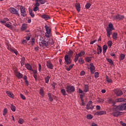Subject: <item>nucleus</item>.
<instances>
[{"instance_id": "obj_33", "label": "nucleus", "mask_w": 126, "mask_h": 126, "mask_svg": "<svg viewBox=\"0 0 126 126\" xmlns=\"http://www.w3.org/2000/svg\"><path fill=\"white\" fill-rule=\"evenodd\" d=\"M61 92L62 94H63V96H66V91H65V90H64L63 89H61Z\"/></svg>"}, {"instance_id": "obj_22", "label": "nucleus", "mask_w": 126, "mask_h": 126, "mask_svg": "<svg viewBox=\"0 0 126 126\" xmlns=\"http://www.w3.org/2000/svg\"><path fill=\"white\" fill-rule=\"evenodd\" d=\"M5 26L7 27V28H9L10 29H11L12 28V25H11V23L10 22H8L6 24H4Z\"/></svg>"}, {"instance_id": "obj_61", "label": "nucleus", "mask_w": 126, "mask_h": 126, "mask_svg": "<svg viewBox=\"0 0 126 126\" xmlns=\"http://www.w3.org/2000/svg\"><path fill=\"white\" fill-rule=\"evenodd\" d=\"M92 126H98V125L95 123H92Z\"/></svg>"}, {"instance_id": "obj_55", "label": "nucleus", "mask_w": 126, "mask_h": 126, "mask_svg": "<svg viewBox=\"0 0 126 126\" xmlns=\"http://www.w3.org/2000/svg\"><path fill=\"white\" fill-rule=\"evenodd\" d=\"M38 10H39V7H37V6H35L34 8H33V11H38Z\"/></svg>"}, {"instance_id": "obj_47", "label": "nucleus", "mask_w": 126, "mask_h": 126, "mask_svg": "<svg viewBox=\"0 0 126 126\" xmlns=\"http://www.w3.org/2000/svg\"><path fill=\"white\" fill-rule=\"evenodd\" d=\"M107 44L109 47L111 48L112 47V45H113V42H112V41L110 40L107 42Z\"/></svg>"}, {"instance_id": "obj_43", "label": "nucleus", "mask_w": 126, "mask_h": 126, "mask_svg": "<svg viewBox=\"0 0 126 126\" xmlns=\"http://www.w3.org/2000/svg\"><path fill=\"white\" fill-rule=\"evenodd\" d=\"M35 3L34 4V6H37V7H38V6H40V3H39V1H38V0H35Z\"/></svg>"}, {"instance_id": "obj_23", "label": "nucleus", "mask_w": 126, "mask_h": 126, "mask_svg": "<svg viewBox=\"0 0 126 126\" xmlns=\"http://www.w3.org/2000/svg\"><path fill=\"white\" fill-rule=\"evenodd\" d=\"M75 7L78 12H79V11H80V4L79 3H76L75 4Z\"/></svg>"}, {"instance_id": "obj_57", "label": "nucleus", "mask_w": 126, "mask_h": 126, "mask_svg": "<svg viewBox=\"0 0 126 126\" xmlns=\"http://www.w3.org/2000/svg\"><path fill=\"white\" fill-rule=\"evenodd\" d=\"M32 71L33 72V75H36L37 74V70L32 69Z\"/></svg>"}, {"instance_id": "obj_1", "label": "nucleus", "mask_w": 126, "mask_h": 126, "mask_svg": "<svg viewBox=\"0 0 126 126\" xmlns=\"http://www.w3.org/2000/svg\"><path fill=\"white\" fill-rule=\"evenodd\" d=\"M72 56H73V51L70 50L68 52V55L64 56L65 63H66L67 64H70V63H71V57H72Z\"/></svg>"}, {"instance_id": "obj_45", "label": "nucleus", "mask_w": 126, "mask_h": 126, "mask_svg": "<svg viewBox=\"0 0 126 126\" xmlns=\"http://www.w3.org/2000/svg\"><path fill=\"white\" fill-rule=\"evenodd\" d=\"M91 6V4L90 3H88L86 4L85 7L87 8V9H88Z\"/></svg>"}, {"instance_id": "obj_41", "label": "nucleus", "mask_w": 126, "mask_h": 126, "mask_svg": "<svg viewBox=\"0 0 126 126\" xmlns=\"http://www.w3.org/2000/svg\"><path fill=\"white\" fill-rule=\"evenodd\" d=\"M87 119L88 120H92V119H93V116L91 114H89L87 116Z\"/></svg>"}, {"instance_id": "obj_36", "label": "nucleus", "mask_w": 126, "mask_h": 126, "mask_svg": "<svg viewBox=\"0 0 126 126\" xmlns=\"http://www.w3.org/2000/svg\"><path fill=\"white\" fill-rule=\"evenodd\" d=\"M92 59V57H86L85 58V61L86 62H87V63H90V62H91V60Z\"/></svg>"}, {"instance_id": "obj_13", "label": "nucleus", "mask_w": 126, "mask_h": 126, "mask_svg": "<svg viewBox=\"0 0 126 126\" xmlns=\"http://www.w3.org/2000/svg\"><path fill=\"white\" fill-rule=\"evenodd\" d=\"M28 28V25L26 24H23L21 27V31H25Z\"/></svg>"}, {"instance_id": "obj_64", "label": "nucleus", "mask_w": 126, "mask_h": 126, "mask_svg": "<svg viewBox=\"0 0 126 126\" xmlns=\"http://www.w3.org/2000/svg\"><path fill=\"white\" fill-rule=\"evenodd\" d=\"M33 76L34 78L35 79V80H37V74L33 75Z\"/></svg>"}, {"instance_id": "obj_37", "label": "nucleus", "mask_w": 126, "mask_h": 126, "mask_svg": "<svg viewBox=\"0 0 126 126\" xmlns=\"http://www.w3.org/2000/svg\"><path fill=\"white\" fill-rule=\"evenodd\" d=\"M74 64H71L68 67L66 68L67 71H70V70L73 67Z\"/></svg>"}, {"instance_id": "obj_18", "label": "nucleus", "mask_w": 126, "mask_h": 126, "mask_svg": "<svg viewBox=\"0 0 126 126\" xmlns=\"http://www.w3.org/2000/svg\"><path fill=\"white\" fill-rule=\"evenodd\" d=\"M108 102L109 104H112L113 106L116 104V101L112 98H109L108 99Z\"/></svg>"}, {"instance_id": "obj_63", "label": "nucleus", "mask_w": 126, "mask_h": 126, "mask_svg": "<svg viewBox=\"0 0 126 126\" xmlns=\"http://www.w3.org/2000/svg\"><path fill=\"white\" fill-rule=\"evenodd\" d=\"M121 124L122 126H126V124L124 123V122H121Z\"/></svg>"}, {"instance_id": "obj_20", "label": "nucleus", "mask_w": 126, "mask_h": 126, "mask_svg": "<svg viewBox=\"0 0 126 126\" xmlns=\"http://www.w3.org/2000/svg\"><path fill=\"white\" fill-rule=\"evenodd\" d=\"M25 67H26L27 69H28V70H32V66L29 63H26L25 64Z\"/></svg>"}, {"instance_id": "obj_8", "label": "nucleus", "mask_w": 126, "mask_h": 126, "mask_svg": "<svg viewBox=\"0 0 126 126\" xmlns=\"http://www.w3.org/2000/svg\"><path fill=\"white\" fill-rule=\"evenodd\" d=\"M88 69H90L91 73L94 74V71L95 70V66L93 64V63H90V66L88 67Z\"/></svg>"}, {"instance_id": "obj_44", "label": "nucleus", "mask_w": 126, "mask_h": 126, "mask_svg": "<svg viewBox=\"0 0 126 126\" xmlns=\"http://www.w3.org/2000/svg\"><path fill=\"white\" fill-rule=\"evenodd\" d=\"M107 62H108V63H110L111 64H114V62H113V60H112L111 59H107Z\"/></svg>"}, {"instance_id": "obj_16", "label": "nucleus", "mask_w": 126, "mask_h": 126, "mask_svg": "<svg viewBox=\"0 0 126 126\" xmlns=\"http://www.w3.org/2000/svg\"><path fill=\"white\" fill-rule=\"evenodd\" d=\"M120 115H122V112L118 111L112 113V116H114V117H119Z\"/></svg>"}, {"instance_id": "obj_24", "label": "nucleus", "mask_w": 126, "mask_h": 126, "mask_svg": "<svg viewBox=\"0 0 126 126\" xmlns=\"http://www.w3.org/2000/svg\"><path fill=\"white\" fill-rule=\"evenodd\" d=\"M50 78H51V76H47L44 78V80L45 81V83H49V81H50Z\"/></svg>"}, {"instance_id": "obj_5", "label": "nucleus", "mask_w": 126, "mask_h": 126, "mask_svg": "<svg viewBox=\"0 0 126 126\" xmlns=\"http://www.w3.org/2000/svg\"><path fill=\"white\" fill-rule=\"evenodd\" d=\"M20 11H21V16H23V17H25L26 16V10H25V7L23 6H21L20 8Z\"/></svg>"}, {"instance_id": "obj_50", "label": "nucleus", "mask_w": 126, "mask_h": 126, "mask_svg": "<svg viewBox=\"0 0 126 126\" xmlns=\"http://www.w3.org/2000/svg\"><path fill=\"white\" fill-rule=\"evenodd\" d=\"M97 101L98 103H103L104 102V99L98 98Z\"/></svg>"}, {"instance_id": "obj_48", "label": "nucleus", "mask_w": 126, "mask_h": 126, "mask_svg": "<svg viewBox=\"0 0 126 126\" xmlns=\"http://www.w3.org/2000/svg\"><path fill=\"white\" fill-rule=\"evenodd\" d=\"M94 77L95 78H98L99 77V72H96L94 73Z\"/></svg>"}, {"instance_id": "obj_30", "label": "nucleus", "mask_w": 126, "mask_h": 126, "mask_svg": "<svg viewBox=\"0 0 126 126\" xmlns=\"http://www.w3.org/2000/svg\"><path fill=\"white\" fill-rule=\"evenodd\" d=\"M108 49V46L107 45H104L103 47V54H105L106 52H107V49Z\"/></svg>"}, {"instance_id": "obj_26", "label": "nucleus", "mask_w": 126, "mask_h": 126, "mask_svg": "<svg viewBox=\"0 0 126 126\" xmlns=\"http://www.w3.org/2000/svg\"><path fill=\"white\" fill-rule=\"evenodd\" d=\"M16 75L18 78H22V77H23V75L20 72H18L16 73Z\"/></svg>"}, {"instance_id": "obj_7", "label": "nucleus", "mask_w": 126, "mask_h": 126, "mask_svg": "<svg viewBox=\"0 0 126 126\" xmlns=\"http://www.w3.org/2000/svg\"><path fill=\"white\" fill-rule=\"evenodd\" d=\"M94 108V106L92 105V101L90 100L87 104L86 109L87 110H93Z\"/></svg>"}, {"instance_id": "obj_21", "label": "nucleus", "mask_w": 126, "mask_h": 126, "mask_svg": "<svg viewBox=\"0 0 126 126\" xmlns=\"http://www.w3.org/2000/svg\"><path fill=\"white\" fill-rule=\"evenodd\" d=\"M124 101H125V99L124 98H117L115 99L116 103H120Z\"/></svg>"}, {"instance_id": "obj_54", "label": "nucleus", "mask_w": 126, "mask_h": 126, "mask_svg": "<svg viewBox=\"0 0 126 126\" xmlns=\"http://www.w3.org/2000/svg\"><path fill=\"white\" fill-rule=\"evenodd\" d=\"M30 14L32 17L35 16V14L32 12V10L30 11Z\"/></svg>"}, {"instance_id": "obj_17", "label": "nucleus", "mask_w": 126, "mask_h": 126, "mask_svg": "<svg viewBox=\"0 0 126 126\" xmlns=\"http://www.w3.org/2000/svg\"><path fill=\"white\" fill-rule=\"evenodd\" d=\"M97 116H102V115H106V112L104 111H97L95 113Z\"/></svg>"}, {"instance_id": "obj_14", "label": "nucleus", "mask_w": 126, "mask_h": 126, "mask_svg": "<svg viewBox=\"0 0 126 126\" xmlns=\"http://www.w3.org/2000/svg\"><path fill=\"white\" fill-rule=\"evenodd\" d=\"M83 91L85 93H87L89 91V86L88 85H84Z\"/></svg>"}, {"instance_id": "obj_49", "label": "nucleus", "mask_w": 126, "mask_h": 126, "mask_svg": "<svg viewBox=\"0 0 126 126\" xmlns=\"http://www.w3.org/2000/svg\"><path fill=\"white\" fill-rule=\"evenodd\" d=\"M31 43L32 46H34V45L35 44V39L32 38V40L31 41Z\"/></svg>"}, {"instance_id": "obj_42", "label": "nucleus", "mask_w": 126, "mask_h": 126, "mask_svg": "<svg viewBox=\"0 0 126 126\" xmlns=\"http://www.w3.org/2000/svg\"><path fill=\"white\" fill-rule=\"evenodd\" d=\"M78 59H79V56L77 54H76L75 56L74 62L76 63V62L78 61Z\"/></svg>"}, {"instance_id": "obj_27", "label": "nucleus", "mask_w": 126, "mask_h": 126, "mask_svg": "<svg viewBox=\"0 0 126 126\" xmlns=\"http://www.w3.org/2000/svg\"><path fill=\"white\" fill-rule=\"evenodd\" d=\"M6 93L9 97H10V98H13V94H12V93L8 91L6 92Z\"/></svg>"}, {"instance_id": "obj_53", "label": "nucleus", "mask_w": 126, "mask_h": 126, "mask_svg": "<svg viewBox=\"0 0 126 126\" xmlns=\"http://www.w3.org/2000/svg\"><path fill=\"white\" fill-rule=\"evenodd\" d=\"M20 97L22 99H23V100H26V97H25V96L21 94H20Z\"/></svg>"}, {"instance_id": "obj_2", "label": "nucleus", "mask_w": 126, "mask_h": 126, "mask_svg": "<svg viewBox=\"0 0 126 126\" xmlns=\"http://www.w3.org/2000/svg\"><path fill=\"white\" fill-rule=\"evenodd\" d=\"M44 28L46 31L45 33V36L46 38H50L52 36V29L51 27L48 26V25H45Z\"/></svg>"}, {"instance_id": "obj_38", "label": "nucleus", "mask_w": 126, "mask_h": 126, "mask_svg": "<svg viewBox=\"0 0 126 126\" xmlns=\"http://www.w3.org/2000/svg\"><path fill=\"white\" fill-rule=\"evenodd\" d=\"M79 57H83V56H84V55H85V52L84 51H81L80 53H79L78 54H77Z\"/></svg>"}, {"instance_id": "obj_19", "label": "nucleus", "mask_w": 126, "mask_h": 126, "mask_svg": "<svg viewBox=\"0 0 126 126\" xmlns=\"http://www.w3.org/2000/svg\"><path fill=\"white\" fill-rule=\"evenodd\" d=\"M42 18H43V19H45V20H48V19H50V16L46 14H43L41 16Z\"/></svg>"}, {"instance_id": "obj_34", "label": "nucleus", "mask_w": 126, "mask_h": 126, "mask_svg": "<svg viewBox=\"0 0 126 126\" xmlns=\"http://www.w3.org/2000/svg\"><path fill=\"white\" fill-rule=\"evenodd\" d=\"M117 36H118V33L117 32H114L112 34V38L114 40H117Z\"/></svg>"}, {"instance_id": "obj_56", "label": "nucleus", "mask_w": 126, "mask_h": 126, "mask_svg": "<svg viewBox=\"0 0 126 126\" xmlns=\"http://www.w3.org/2000/svg\"><path fill=\"white\" fill-rule=\"evenodd\" d=\"M78 92L79 93H80L81 94H83L84 93V91H82V90H81L80 88L78 89Z\"/></svg>"}, {"instance_id": "obj_35", "label": "nucleus", "mask_w": 126, "mask_h": 126, "mask_svg": "<svg viewBox=\"0 0 126 126\" xmlns=\"http://www.w3.org/2000/svg\"><path fill=\"white\" fill-rule=\"evenodd\" d=\"M107 29H110L111 31H113V30H114V29H115L114 28V26H113V24H109V27L107 28Z\"/></svg>"}, {"instance_id": "obj_9", "label": "nucleus", "mask_w": 126, "mask_h": 126, "mask_svg": "<svg viewBox=\"0 0 126 126\" xmlns=\"http://www.w3.org/2000/svg\"><path fill=\"white\" fill-rule=\"evenodd\" d=\"M39 46L40 47H48L49 46V41L42 40L39 42Z\"/></svg>"}, {"instance_id": "obj_15", "label": "nucleus", "mask_w": 126, "mask_h": 126, "mask_svg": "<svg viewBox=\"0 0 126 126\" xmlns=\"http://www.w3.org/2000/svg\"><path fill=\"white\" fill-rule=\"evenodd\" d=\"M106 31H107V37H108V38H110L111 35H112V30L107 29Z\"/></svg>"}, {"instance_id": "obj_6", "label": "nucleus", "mask_w": 126, "mask_h": 126, "mask_svg": "<svg viewBox=\"0 0 126 126\" xmlns=\"http://www.w3.org/2000/svg\"><path fill=\"white\" fill-rule=\"evenodd\" d=\"M114 20H123L125 18V16L124 15L117 14L113 17Z\"/></svg>"}, {"instance_id": "obj_11", "label": "nucleus", "mask_w": 126, "mask_h": 126, "mask_svg": "<svg viewBox=\"0 0 126 126\" xmlns=\"http://www.w3.org/2000/svg\"><path fill=\"white\" fill-rule=\"evenodd\" d=\"M114 93L117 96H122L123 95V91L119 89L114 90Z\"/></svg>"}, {"instance_id": "obj_32", "label": "nucleus", "mask_w": 126, "mask_h": 126, "mask_svg": "<svg viewBox=\"0 0 126 126\" xmlns=\"http://www.w3.org/2000/svg\"><path fill=\"white\" fill-rule=\"evenodd\" d=\"M125 58H126V55L124 54H121L120 55V61H123V60L125 59Z\"/></svg>"}, {"instance_id": "obj_51", "label": "nucleus", "mask_w": 126, "mask_h": 126, "mask_svg": "<svg viewBox=\"0 0 126 126\" xmlns=\"http://www.w3.org/2000/svg\"><path fill=\"white\" fill-rule=\"evenodd\" d=\"M7 114V109L6 108L4 109L3 115V116H5Z\"/></svg>"}, {"instance_id": "obj_62", "label": "nucleus", "mask_w": 126, "mask_h": 126, "mask_svg": "<svg viewBox=\"0 0 126 126\" xmlns=\"http://www.w3.org/2000/svg\"><path fill=\"white\" fill-rule=\"evenodd\" d=\"M21 66H23L24 65V61H21L20 62Z\"/></svg>"}, {"instance_id": "obj_29", "label": "nucleus", "mask_w": 126, "mask_h": 126, "mask_svg": "<svg viewBox=\"0 0 126 126\" xmlns=\"http://www.w3.org/2000/svg\"><path fill=\"white\" fill-rule=\"evenodd\" d=\"M39 94H40L42 97H44V95H45V93H44V90L43 89V88L40 89L39 91Z\"/></svg>"}, {"instance_id": "obj_28", "label": "nucleus", "mask_w": 126, "mask_h": 126, "mask_svg": "<svg viewBox=\"0 0 126 126\" xmlns=\"http://www.w3.org/2000/svg\"><path fill=\"white\" fill-rule=\"evenodd\" d=\"M106 81L108 82V83H113V81L112 80V79L109 78L108 76H106Z\"/></svg>"}, {"instance_id": "obj_12", "label": "nucleus", "mask_w": 126, "mask_h": 126, "mask_svg": "<svg viewBox=\"0 0 126 126\" xmlns=\"http://www.w3.org/2000/svg\"><path fill=\"white\" fill-rule=\"evenodd\" d=\"M46 66L50 69H53V68H54V65H53V63H52L50 61L47 62Z\"/></svg>"}, {"instance_id": "obj_39", "label": "nucleus", "mask_w": 126, "mask_h": 126, "mask_svg": "<svg viewBox=\"0 0 126 126\" xmlns=\"http://www.w3.org/2000/svg\"><path fill=\"white\" fill-rule=\"evenodd\" d=\"M78 63L80 64H82L84 63V60H83V59H82V58H80L79 60H78Z\"/></svg>"}, {"instance_id": "obj_59", "label": "nucleus", "mask_w": 126, "mask_h": 126, "mask_svg": "<svg viewBox=\"0 0 126 126\" xmlns=\"http://www.w3.org/2000/svg\"><path fill=\"white\" fill-rule=\"evenodd\" d=\"M85 74V72L84 71H82L80 73V75L81 76H83Z\"/></svg>"}, {"instance_id": "obj_46", "label": "nucleus", "mask_w": 126, "mask_h": 126, "mask_svg": "<svg viewBox=\"0 0 126 126\" xmlns=\"http://www.w3.org/2000/svg\"><path fill=\"white\" fill-rule=\"evenodd\" d=\"M18 123H19V124L22 125V124H23V123H24V120L23 119L21 118L19 120Z\"/></svg>"}, {"instance_id": "obj_4", "label": "nucleus", "mask_w": 126, "mask_h": 126, "mask_svg": "<svg viewBox=\"0 0 126 126\" xmlns=\"http://www.w3.org/2000/svg\"><path fill=\"white\" fill-rule=\"evenodd\" d=\"M9 11L12 14H15V15H17L18 16H19V12L17 10L13 7H10L9 8Z\"/></svg>"}, {"instance_id": "obj_58", "label": "nucleus", "mask_w": 126, "mask_h": 126, "mask_svg": "<svg viewBox=\"0 0 126 126\" xmlns=\"http://www.w3.org/2000/svg\"><path fill=\"white\" fill-rule=\"evenodd\" d=\"M96 42H97V40L95 39L93 41H91L90 42V45H93V44L94 43H96Z\"/></svg>"}, {"instance_id": "obj_52", "label": "nucleus", "mask_w": 126, "mask_h": 126, "mask_svg": "<svg viewBox=\"0 0 126 126\" xmlns=\"http://www.w3.org/2000/svg\"><path fill=\"white\" fill-rule=\"evenodd\" d=\"M41 70H42V65L41 64H38V71L41 72Z\"/></svg>"}, {"instance_id": "obj_3", "label": "nucleus", "mask_w": 126, "mask_h": 126, "mask_svg": "<svg viewBox=\"0 0 126 126\" xmlns=\"http://www.w3.org/2000/svg\"><path fill=\"white\" fill-rule=\"evenodd\" d=\"M65 89L67 93H72L75 91V88L73 86H67Z\"/></svg>"}, {"instance_id": "obj_25", "label": "nucleus", "mask_w": 126, "mask_h": 126, "mask_svg": "<svg viewBox=\"0 0 126 126\" xmlns=\"http://www.w3.org/2000/svg\"><path fill=\"white\" fill-rule=\"evenodd\" d=\"M97 47H98L97 48V55H100L102 53V47L99 45H97Z\"/></svg>"}, {"instance_id": "obj_31", "label": "nucleus", "mask_w": 126, "mask_h": 126, "mask_svg": "<svg viewBox=\"0 0 126 126\" xmlns=\"http://www.w3.org/2000/svg\"><path fill=\"white\" fill-rule=\"evenodd\" d=\"M48 98H49V101H50V102H53V95H52L51 94L49 93L48 94Z\"/></svg>"}, {"instance_id": "obj_40", "label": "nucleus", "mask_w": 126, "mask_h": 126, "mask_svg": "<svg viewBox=\"0 0 126 126\" xmlns=\"http://www.w3.org/2000/svg\"><path fill=\"white\" fill-rule=\"evenodd\" d=\"M10 108L13 112H15L16 108L14 105L11 104Z\"/></svg>"}, {"instance_id": "obj_10", "label": "nucleus", "mask_w": 126, "mask_h": 126, "mask_svg": "<svg viewBox=\"0 0 126 126\" xmlns=\"http://www.w3.org/2000/svg\"><path fill=\"white\" fill-rule=\"evenodd\" d=\"M126 109V105H119L117 106L116 108V111H124V110Z\"/></svg>"}, {"instance_id": "obj_60", "label": "nucleus", "mask_w": 126, "mask_h": 126, "mask_svg": "<svg viewBox=\"0 0 126 126\" xmlns=\"http://www.w3.org/2000/svg\"><path fill=\"white\" fill-rule=\"evenodd\" d=\"M96 110H100V109H101V106H100L99 105H96Z\"/></svg>"}]
</instances>
